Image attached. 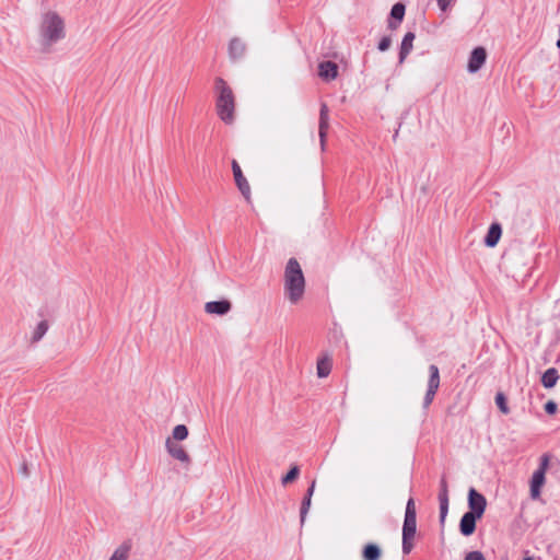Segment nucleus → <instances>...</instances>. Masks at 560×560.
Here are the masks:
<instances>
[{"mask_svg":"<svg viewBox=\"0 0 560 560\" xmlns=\"http://www.w3.org/2000/svg\"><path fill=\"white\" fill-rule=\"evenodd\" d=\"M318 74L324 80H334L338 75V66L332 61H324L319 63Z\"/></svg>","mask_w":560,"mask_h":560,"instance_id":"obj_15","label":"nucleus"},{"mask_svg":"<svg viewBox=\"0 0 560 560\" xmlns=\"http://www.w3.org/2000/svg\"><path fill=\"white\" fill-rule=\"evenodd\" d=\"M487 51L483 47H476L469 57L467 69L470 73L477 72L486 62Z\"/></svg>","mask_w":560,"mask_h":560,"instance_id":"obj_11","label":"nucleus"},{"mask_svg":"<svg viewBox=\"0 0 560 560\" xmlns=\"http://www.w3.org/2000/svg\"><path fill=\"white\" fill-rule=\"evenodd\" d=\"M502 234V229L499 223H493L490 225L489 231L485 237V244L489 247H494Z\"/></svg>","mask_w":560,"mask_h":560,"instance_id":"obj_18","label":"nucleus"},{"mask_svg":"<svg viewBox=\"0 0 560 560\" xmlns=\"http://www.w3.org/2000/svg\"><path fill=\"white\" fill-rule=\"evenodd\" d=\"M545 411L549 415H553L557 411V404L552 400H549L545 404Z\"/></svg>","mask_w":560,"mask_h":560,"instance_id":"obj_32","label":"nucleus"},{"mask_svg":"<svg viewBox=\"0 0 560 560\" xmlns=\"http://www.w3.org/2000/svg\"><path fill=\"white\" fill-rule=\"evenodd\" d=\"M557 47L560 48V38L557 40Z\"/></svg>","mask_w":560,"mask_h":560,"instance_id":"obj_36","label":"nucleus"},{"mask_svg":"<svg viewBox=\"0 0 560 560\" xmlns=\"http://www.w3.org/2000/svg\"><path fill=\"white\" fill-rule=\"evenodd\" d=\"M417 532V509L412 498L406 504L405 520L402 525V552L408 555L413 548V540Z\"/></svg>","mask_w":560,"mask_h":560,"instance_id":"obj_4","label":"nucleus"},{"mask_svg":"<svg viewBox=\"0 0 560 560\" xmlns=\"http://www.w3.org/2000/svg\"><path fill=\"white\" fill-rule=\"evenodd\" d=\"M495 402L499 407V409L503 412V413H509V408L506 406V399L504 397V395L502 393H498L497 396H495Z\"/></svg>","mask_w":560,"mask_h":560,"instance_id":"obj_27","label":"nucleus"},{"mask_svg":"<svg viewBox=\"0 0 560 560\" xmlns=\"http://www.w3.org/2000/svg\"><path fill=\"white\" fill-rule=\"evenodd\" d=\"M165 448L171 457L174 459L184 463L189 464L190 463V456L185 450V447L177 442L173 441L171 438H167L165 441Z\"/></svg>","mask_w":560,"mask_h":560,"instance_id":"obj_8","label":"nucleus"},{"mask_svg":"<svg viewBox=\"0 0 560 560\" xmlns=\"http://www.w3.org/2000/svg\"><path fill=\"white\" fill-rule=\"evenodd\" d=\"M549 467V456L547 454L540 457V464L537 470L534 471L530 479V498L537 500L540 497L541 488L545 485L546 471Z\"/></svg>","mask_w":560,"mask_h":560,"instance_id":"obj_5","label":"nucleus"},{"mask_svg":"<svg viewBox=\"0 0 560 560\" xmlns=\"http://www.w3.org/2000/svg\"><path fill=\"white\" fill-rule=\"evenodd\" d=\"M38 35L40 45L45 49H49L66 37L65 19L54 10L44 12L38 25Z\"/></svg>","mask_w":560,"mask_h":560,"instance_id":"obj_1","label":"nucleus"},{"mask_svg":"<svg viewBox=\"0 0 560 560\" xmlns=\"http://www.w3.org/2000/svg\"><path fill=\"white\" fill-rule=\"evenodd\" d=\"M22 472L27 476L28 475V471H27V466L24 464L23 467H22Z\"/></svg>","mask_w":560,"mask_h":560,"instance_id":"obj_34","label":"nucleus"},{"mask_svg":"<svg viewBox=\"0 0 560 560\" xmlns=\"http://www.w3.org/2000/svg\"><path fill=\"white\" fill-rule=\"evenodd\" d=\"M332 368V360L328 354H325L324 357L319 358L317 360L316 371L317 376L323 378L327 377L329 373L331 372Z\"/></svg>","mask_w":560,"mask_h":560,"instance_id":"obj_19","label":"nucleus"},{"mask_svg":"<svg viewBox=\"0 0 560 560\" xmlns=\"http://www.w3.org/2000/svg\"><path fill=\"white\" fill-rule=\"evenodd\" d=\"M390 44H392V39H390V37L385 36V37H383V38L380 40V43H378V49H380L381 51H385V50H387V49L389 48Z\"/></svg>","mask_w":560,"mask_h":560,"instance_id":"obj_30","label":"nucleus"},{"mask_svg":"<svg viewBox=\"0 0 560 560\" xmlns=\"http://www.w3.org/2000/svg\"><path fill=\"white\" fill-rule=\"evenodd\" d=\"M415 33L408 32L401 42L399 51V63H402L413 48Z\"/></svg>","mask_w":560,"mask_h":560,"instance_id":"obj_16","label":"nucleus"},{"mask_svg":"<svg viewBox=\"0 0 560 560\" xmlns=\"http://www.w3.org/2000/svg\"><path fill=\"white\" fill-rule=\"evenodd\" d=\"M439 500H448V489L446 479L443 477L440 481Z\"/></svg>","mask_w":560,"mask_h":560,"instance_id":"obj_29","label":"nucleus"},{"mask_svg":"<svg viewBox=\"0 0 560 560\" xmlns=\"http://www.w3.org/2000/svg\"><path fill=\"white\" fill-rule=\"evenodd\" d=\"M130 551V545H120L112 555L109 560H127Z\"/></svg>","mask_w":560,"mask_h":560,"instance_id":"obj_25","label":"nucleus"},{"mask_svg":"<svg viewBox=\"0 0 560 560\" xmlns=\"http://www.w3.org/2000/svg\"><path fill=\"white\" fill-rule=\"evenodd\" d=\"M245 52H246V45L241 38L234 37L230 40L229 56L231 59L238 60L244 57Z\"/></svg>","mask_w":560,"mask_h":560,"instance_id":"obj_14","label":"nucleus"},{"mask_svg":"<svg viewBox=\"0 0 560 560\" xmlns=\"http://www.w3.org/2000/svg\"><path fill=\"white\" fill-rule=\"evenodd\" d=\"M524 560H535V559L530 556H526V557H524Z\"/></svg>","mask_w":560,"mask_h":560,"instance_id":"obj_35","label":"nucleus"},{"mask_svg":"<svg viewBox=\"0 0 560 560\" xmlns=\"http://www.w3.org/2000/svg\"><path fill=\"white\" fill-rule=\"evenodd\" d=\"M430 377L428 382V389L423 399V407L428 408L434 399V396L440 386V372L439 368L434 364L429 366Z\"/></svg>","mask_w":560,"mask_h":560,"instance_id":"obj_6","label":"nucleus"},{"mask_svg":"<svg viewBox=\"0 0 560 560\" xmlns=\"http://www.w3.org/2000/svg\"><path fill=\"white\" fill-rule=\"evenodd\" d=\"M329 129V109L328 106L323 103L319 110V124H318V135L320 140L322 150H325L326 138Z\"/></svg>","mask_w":560,"mask_h":560,"instance_id":"obj_9","label":"nucleus"},{"mask_svg":"<svg viewBox=\"0 0 560 560\" xmlns=\"http://www.w3.org/2000/svg\"><path fill=\"white\" fill-rule=\"evenodd\" d=\"M232 171L235 179V184L237 188L240 189L241 194L245 197L246 200H249L250 198V186L243 175V172L241 170V166L238 163L233 160L232 161Z\"/></svg>","mask_w":560,"mask_h":560,"instance_id":"obj_10","label":"nucleus"},{"mask_svg":"<svg viewBox=\"0 0 560 560\" xmlns=\"http://www.w3.org/2000/svg\"><path fill=\"white\" fill-rule=\"evenodd\" d=\"M299 467L298 466H293L289 471L288 474L282 478V485H288L292 481H294L298 476H299Z\"/></svg>","mask_w":560,"mask_h":560,"instance_id":"obj_26","label":"nucleus"},{"mask_svg":"<svg viewBox=\"0 0 560 560\" xmlns=\"http://www.w3.org/2000/svg\"><path fill=\"white\" fill-rule=\"evenodd\" d=\"M314 489H315V481L312 482V485L308 488L307 493L302 502V506H301V522L302 523L304 522L305 515L308 512V509L311 506V499L314 493Z\"/></svg>","mask_w":560,"mask_h":560,"instance_id":"obj_22","label":"nucleus"},{"mask_svg":"<svg viewBox=\"0 0 560 560\" xmlns=\"http://www.w3.org/2000/svg\"><path fill=\"white\" fill-rule=\"evenodd\" d=\"M405 5L402 3H396L393 5L390 11V16L393 20L388 21V27L390 30H395L398 26V23L402 21L405 16Z\"/></svg>","mask_w":560,"mask_h":560,"instance_id":"obj_17","label":"nucleus"},{"mask_svg":"<svg viewBox=\"0 0 560 560\" xmlns=\"http://www.w3.org/2000/svg\"><path fill=\"white\" fill-rule=\"evenodd\" d=\"M436 2L442 11H446L451 3L453 2V0H436Z\"/></svg>","mask_w":560,"mask_h":560,"instance_id":"obj_33","label":"nucleus"},{"mask_svg":"<svg viewBox=\"0 0 560 560\" xmlns=\"http://www.w3.org/2000/svg\"><path fill=\"white\" fill-rule=\"evenodd\" d=\"M188 433V429L185 424H177L176 427H174L172 431V436L170 438L175 442H179L186 440Z\"/></svg>","mask_w":560,"mask_h":560,"instance_id":"obj_24","label":"nucleus"},{"mask_svg":"<svg viewBox=\"0 0 560 560\" xmlns=\"http://www.w3.org/2000/svg\"><path fill=\"white\" fill-rule=\"evenodd\" d=\"M232 308V304L228 300H221V301H211L207 302L205 304V311L208 314L211 315H225L228 314Z\"/></svg>","mask_w":560,"mask_h":560,"instance_id":"obj_12","label":"nucleus"},{"mask_svg":"<svg viewBox=\"0 0 560 560\" xmlns=\"http://www.w3.org/2000/svg\"><path fill=\"white\" fill-rule=\"evenodd\" d=\"M215 112L226 125L235 121L236 98L232 88L222 78L214 80Z\"/></svg>","mask_w":560,"mask_h":560,"instance_id":"obj_3","label":"nucleus"},{"mask_svg":"<svg viewBox=\"0 0 560 560\" xmlns=\"http://www.w3.org/2000/svg\"><path fill=\"white\" fill-rule=\"evenodd\" d=\"M382 556L381 548L375 544H368L362 551L363 560H380Z\"/></svg>","mask_w":560,"mask_h":560,"instance_id":"obj_20","label":"nucleus"},{"mask_svg":"<svg viewBox=\"0 0 560 560\" xmlns=\"http://www.w3.org/2000/svg\"><path fill=\"white\" fill-rule=\"evenodd\" d=\"M479 518H480L479 516H476L475 514H472L470 512H466L463 515L460 523H459L460 533L464 536H470L471 534H474V532L476 529V521Z\"/></svg>","mask_w":560,"mask_h":560,"instance_id":"obj_13","label":"nucleus"},{"mask_svg":"<svg viewBox=\"0 0 560 560\" xmlns=\"http://www.w3.org/2000/svg\"><path fill=\"white\" fill-rule=\"evenodd\" d=\"M283 292L285 299L293 305L302 301L305 293V277L301 265L295 258H290L284 268Z\"/></svg>","mask_w":560,"mask_h":560,"instance_id":"obj_2","label":"nucleus"},{"mask_svg":"<svg viewBox=\"0 0 560 560\" xmlns=\"http://www.w3.org/2000/svg\"><path fill=\"white\" fill-rule=\"evenodd\" d=\"M48 327L47 320L39 322L32 334V342H38L47 332Z\"/></svg>","mask_w":560,"mask_h":560,"instance_id":"obj_23","label":"nucleus"},{"mask_svg":"<svg viewBox=\"0 0 560 560\" xmlns=\"http://www.w3.org/2000/svg\"><path fill=\"white\" fill-rule=\"evenodd\" d=\"M558 380V371L555 368H550L542 374L541 383L546 388H551L557 384Z\"/></svg>","mask_w":560,"mask_h":560,"instance_id":"obj_21","label":"nucleus"},{"mask_svg":"<svg viewBox=\"0 0 560 560\" xmlns=\"http://www.w3.org/2000/svg\"><path fill=\"white\" fill-rule=\"evenodd\" d=\"M468 505L470 509V513L475 514L476 516L482 517L487 506V500L481 493L471 488L468 493Z\"/></svg>","mask_w":560,"mask_h":560,"instance_id":"obj_7","label":"nucleus"},{"mask_svg":"<svg viewBox=\"0 0 560 560\" xmlns=\"http://www.w3.org/2000/svg\"><path fill=\"white\" fill-rule=\"evenodd\" d=\"M440 502V522L444 524L448 512V500H439Z\"/></svg>","mask_w":560,"mask_h":560,"instance_id":"obj_28","label":"nucleus"},{"mask_svg":"<svg viewBox=\"0 0 560 560\" xmlns=\"http://www.w3.org/2000/svg\"><path fill=\"white\" fill-rule=\"evenodd\" d=\"M465 560H486L480 551H470L466 555Z\"/></svg>","mask_w":560,"mask_h":560,"instance_id":"obj_31","label":"nucleus"}]
</instances>
